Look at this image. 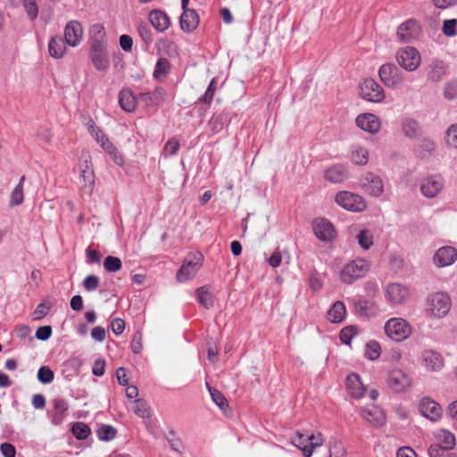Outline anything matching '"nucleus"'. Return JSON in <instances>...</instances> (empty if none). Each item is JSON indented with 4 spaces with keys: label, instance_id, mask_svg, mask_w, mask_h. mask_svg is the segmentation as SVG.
Wrapping results in <instances>:
<instances>
[{
    "label": "nucleus",
    "instance_id": "1",
    "mask_svg": "<svg viewBox=\"0 0 457 457\" xmlns=\"http://www.w3.org/2000/svg\"><path fill=\"white\" fill-rule=\"evenodd\" d=\"M451 299L448 295L437 292L428 297L426 304V315L431 319H441L450 311Z\"/></svg>",
    "mask_w": 457,
    "mask_h": 457
},
{
    "label": "nucleus",
    "instance_id": "2",
    "mask_svg": "<svg viewBox=\"0 0 457 457\" xmlns=\"http://www.w3.org/2000/svg\"><path fill=\"white\" fill-rule=\"evenodd\" d=\"M386 335L395 342H403L412 333L411 325L402 318H391L384 326Z\"/></svg>",
    "mask_w": 457,
    "mask_h": 457
},
{
    "label": "nucleus",
    "instance_id": "3",
    "mask_svg": "<svg viewBox=\"0 0 457 457\" xmlns=\"http://www.w3.org/2000/svg\"><path fill=\"white\" fill-rule=\"evenodd\" d=\"M386 384L395 393H405L412 386V377L402 369H392L386 375Z\"/></svg>",
    "mask_w": 457,
    "mask_h": 457
},
{
    "label": "nucleus",
    "instance_id": "4",
    "mask_svg": "<svg viewBox=\"0 0 457 457\" xmlns=\"http://www.w3.org/2000/svg\"><path fill=\"white\" fill-rule=\"evenodd\" d=\"M434 436L436 443L432 444L428 450L429 457H434L432 451L436 452V448L443 452L442 457L451 454L449 451L456 445L454 434L447 429H438L434 433Z\"/></svg>",
    "mask_w": 457,
    "mask_h": 457
},
{
    "label": "nucleus",
    "instance_id": "5",
    "mask_svg": "<svg viewBox=\"0 0 457 457\" xmlns=\"http://www.w3.org/2000/svg\"><path fill=\"white\" fill-rule=\"evenodd\" d=\"M396 62L405 71H416L421 62L420 52L412 46H404L397 50Z\"/></svg>",
    "mask_w": 457,
    "mask_h": 457
},
{
    "label": "nucleus",
    "instance_id": "6",
    "mask_svg": "<svg viewBox=\"0 0 457 457\" xmlns=\"http://www.w3.org/2000/svg\"><path fill=\"white\" fill-rule=\"evenodd\" d=\"M90 44V59L94 67L97 71H105L110 66L109 54L107 51V43H101L95 40Z\"/></svg>",
    "mask_w": 457,
    "mask_h": 457
},
{
    "label": "nucleus",
    "instance_id": "7",
    "mask_svg": "<svg viewBox=\"0 0 457 457\" xmlns=\"http://www.w3.org/2000/svg\"><path fill=\"white\" fill-rule=\"evenodd\" d=\"M293 444L303 452L304 457H311L314 448L322 445V438L320 434L315 436L297 432L293 438Z\"/></svg>",
    "mask_w": 457,
    "mask_h": 457
},
{
    "label": "nucleus",
    "instance_id": "8",
    "mask_svg": "<svg viewBox=\"0 0 457 457\" xmlns=\"http://www.w3.org/2000/svg\"><path fill=\"white\" fill-rule=\"evenodd\" d=\"M203 255L200 253L187 257L177 272V278L179 282H186L194 278L202 267Z\"/></svg>",
    "mask_w": 457,
    "mask_h": 457
},
{
    "label": "nucleus",
    "instance_id": "9",
    "mask_svg": "<svg viewBox=\"0 0 457 457\" xmlns=\"http://www.w3.org/2000/svg\"><path fill=\"white\" fill-rule=\"evenodd\" d=\"M378 75L384 85L389 88H398L403 85L402 73L393 63L383 64L379 68Z\"/></svg>",
    "mask_w": 457,
    "mask_h": 457
},
{
    "label": "nucleus",
    "instance_id": "10",
    "mask_svg": "<svg viewBox=\"0 0 457 457\" xmlns=\"http://www.w3.org/2000/svg\"><path fill=\"white\" fill-rule=\"evenodd\" d=\"M360 89L361 97L367 101L381 103L385 99L383 87L371 78L365 79L361 84Z\"/></svg>",
    "mask_w": 457,
    "mask_h": 457
},
{
    "label": "nucleus",
    "instance_id": "11",
    "mask_svg": "<svg viewBox=\"0 0 457 457\" xmlns=\"http://www.w3.org/2000/svg\"><path fill=\"white\" fill-rule=\"evenodd\" d=\"M312 226L315 236L322 242H332L337 236L334 225L325 218L315 219Z\"/></svg>",
    "mask_w": 457,
    "mask_h": 457
},
{
    "label": "nucleus",
    "instance_id": "12",
    "mask_svg": "<svg viewBox=\"0 0 457 457\" xmlns=\"http://www.w3.org/2000/svg\"><path fill=\"white\" fill-rule=\"evenodd\" d=\"M421 34V29L419 23L413 20L410 19L403 23H402L396 31V37L398 40L402 43H410L420 37Z\"/></svg>",
    "mask_w": 457,
    "mask_h": 457
},
{
    "label": "nucleus",
    "instance_id": "13",
    "mask_svg": "<svg viewBox=\"0 0 457 457\" xmlns=\"http://www.w3.org/2000/svg\"><path fill=\"white\" fill-rule=\"evenodd\" d=\"M189 0H181V8L183 10L179 24L180 28L185 32L194 31L199 24V16L194 9L187 7Z\"/></svg>",
    "mask_w": 457,
    "mask_h": 457
},
{
    "label": "nucleus",
    "instance_id": "14",
    "mask_svg": "<svg viewBox=\"0 0 457 457\" xmlns=\"http://www.w3.org/2000/svg\"><path fill=\"white\" fill-rule=\"evenodd\" d=\"M370 270V263L364 259H356L345 266V283H352L362 278Z\"/></svg>",
    "mask_w": 457,
    "mask_h": 457
},
{
    "label": "nucleus",
    "instance_id": "15",
    "mask_svg": "<svg viewBox=\"0 0 457 457\" xmlns=\"http://www.w3.org/2000/svg\"><path fill=\"white\" fill-rule=\"evenodd\" d=\"M420 361L428 371H439L444 367V358L436 351L428 349L420 353Z\"/></svg>",
    "mask_w": 457,
    "mask_h": 457
},
{
    "label": "nucleus",
    "instance_id": "16",
    "mask_svg": "<svg viewBox=\"0 0 457 457\" xmlns=\"http://www.w3.org/2000/svg\"><path fill=\"white\" fill-rule=\"evenodd\" d=\"M420 412L430 420H437L443 413L439 403L429 397H423L419 404Z\"/></svg>",
    "mask_w": 457,
    "mask_h": 457
},
{
    "label": "nucleus",
    "instance_id": "17",
    "mask_svg": "<svg viewBox=\"0 0 457 457\" xmlns=\"http://www.w3.org/2000/svg\"><path fill=\"white\" fill-rule=\"evenodd\" d=\"M83 37V29L79 22L76 21H70L64 29V40L70 46L79 45Z\"/></svg>",
    "mask_w": 457,
    "mask_h": 457
},
{
    "label": "nucleus",
    "instance_id": "18",
    "mask_svg": "<svg viewBox=\"0 0 457 457\" xmlns=\"http://www.w3.org/2000/svg\"><path fill=\"white\" fill-rule=\"evenodd\" d=\"M353 310L354 312L364 318H372L378 314V305L371 300H353Z\"/></svg>",
    "mask_w": 457,
    "mask_h": 457
},
{
    "label": "nucleus",
    "instance_id": "19",
    "mask_svg": "<svg viewBox=\"0 0 457 457\" xmlns=\"http://www.w3.org/2000/svg\"><path fill=\"white\" fill-rule=\"evenodd\" d=\"M457 259V250L453 246L440 247L434 255V262L437 267H446Z\"/></svg>",
    "mask_w": 457,
    "mask_h": 457
},
{
    "label": "nucleus",
    "instance_id": "20",
    "mask_svg": "<svg viewBox=\"0 0 457 457\" xmlns=\"http://www.w3.org/2000/svg\"><path fill=\"white\" fill-rule=\"evenodd\" d=\"M443 188V181L439 177H427L420 185L422 195L428 198L436 196Z\"/></svg>",
    "mask_w": 457,
    "mask_h": 457
},
{
    "label": "nucleus",
    "instance_id": "21",
    "mask_svg": "<svg viewBox=\"0 0 457 457\" xmlns=\"http://www.w3.org/2000/svg\"><path fill=\"white\" fill-rule=\"evenodd\" d=\"M356 125L364 131L376 133L380 129L379 119L372 113H362L357 116Z\"/></svg>",
    "mask_w": 457,
    "mask_h": 457
},
{
    "label": "nucleus",
    "instance_id": "22",
    "mask_svg": "<svg viewBox=\"0 0 457 457\" xmlns=\"http://www.w3.org/2000/svg\"><path fill=\"white\" fill-rule=\"evenodd\" d=\"M409 295L406 287L399 283L389 284L386 287V297L394 304L403 303Z\"/></svg>",
    "mask_w": 457,
    "mask_h": 457
},
{
    "label": "nucleus",
    "instance_id": "23",
    "mask_svg": "<svg viewBox=\"0 0 457 457\" xmlns=\"http://www.w3.org/2000/svg\"><path fill=\"white\" fill-rule=\"evenodd\" d=\"M345 386L349 395L359 399L364 395L366 387L361 381L360 376L355 373L349 374L346 378Z\"/></svg>",
    "mask_w": 457,
    "mask_h": 457
},
{
    "label": "nucleus",
    "instance_id": "24",
    "mask_svg": "<svg viewBox=\"0 0 457 457\" xmlns=\"http://www.w3.org/2000/svg\"><path fill=\"white\" fill-rule=\"evenodd\" d=\"M52 404L54 406V412L51 417L52 423L55 426L60 425L64 418L66 417V413L69 409V404L67 401L61 397H56L52 400Z\"/></svg>",
    "mask_w": 457,
    "mask_h": 457
},
{
    "label": "nucleus",
    "instance_id": "25",
    "mask_svg": "<svg viewBox=\"0 0 457 457\" xmlns=\"http://www.w3.org/2000/svg\"><path fill=\"white\" fill-rule=\"evenodd\" d=\"M149 21L152 26L159 32H163L170 25L169 16L162 11L153 10L149 13Z\"/></svg>",
    "mask_w": 457,
    "mask_h": 457
},
{
    "label": "nucleus",
    "instance_id": "26",
    "mask_svg": "<svg viewBox=\"0 0 457 457\" xmlns=\"http://www.w3.org/2000/svg\"><path fill=\"white\" fill-rule=\"evenodd\" d=\"M366 206V203L361 195L345 191V210L359 212L364 211Z\"/></svg>",
    "mask_w": 457,
    "mask_h": 457
},
{
    "label": "nucleus",
    "instance_id": "27",
    "mask_svg": "<svg viewBox=\"0 0 457 457\" xmlns=\"http://www.w3.org/2000/svg\"><path fill=\"white\" fill-rule=\"evenodd\" d=\"M164 94L165 92L162 87H157L154 92L138 94L137 101L146 106L158 105L163 100Z\"/></svg>",
    "mask_w": 457,
    "mask_h": 457
},
{
    "label": "nucleus",
    "instance_id": "28",
    "mask_svg": "<svg viewBox=\"0 0 457 457\" xmlns=\"http://www.w3.org/2000/svg\"><path fill=\"white\" fill-rule=\"evenodd\" d=\"M137 96H135L131 90L122 89L119 93V104L122 110L127 112H132L136 110Z\"/></svg>",
    "mask_w": 457,
    "mask_h": 457
},
{
    "label": "nucleus",
    "instance_id": "29",
    "mask_svg": "<svg viewBox=\"0 0 457 457\" xmlns=\"http://www.w3.org/2000/svg\"><path fill=\"white\" fill-rule=\"evenodd\" d=\"M361 415L366 421L373 426L382 425L385 420L382 410L375 405L362 410Z\"/></svg>",
    "mask_w": 457,
    "mask_h": 457
},
{
    "label": "nucleus",
    "instance_id": "30",
    "mask_svg": "<svg viewBox=\"0 0 457 457\" xmlns=\"http://www.w3.org/2000/svg\"><path fill=\"white\" fill-rule=\"evenodd\" d=\"M364 186L368 187L370 194L374 196H379L383 191V182L381 179L373 173H367L363 179Z\"/></svg>",
    "mask_w": 457,
    "mask_h": 457
},
{
    "label": "nucleus",
    "instance_id": "31",
    "mask_svg": "<svg viewBox=\"0 0 457 457\" xmlns=\"http://www.w3.org/2000/svg\"><path fill=\"white\" fill-rule=\"evenodd\" d=\"M349 159L353 163L363 166L369 162V151L362 145H354L350 148Z\"/></svg>",
    "mask_w": 457,
    "mask_h": 457
},
{
    "label": "nucleus",
    "instance_id": "32",
    "mask_svg": "<svg viewBox=\"0 0 457 457\" xmlns=\"http://www.w3.org/2000/svg\"><path fill=\"white\" fill-rule=\"evenodd\" d=\"M65 40L61 37H54L48 44V51L52 57L62 58L65 53Z\"/></svg>",
    "mask_w": 457,
    "mask_h": 457
},
{
    "label": "nucleus",
    "instance_id": "33",
    "mask_svg": "<svg viewBox=\"0 0 457 457\" xmlns=\"http://www.w3.org/2000/svg\"><path fill=\"white\" fill-rule=\"evenodd\" d=\"M79 179L83 183L82 187L85 192L91 194L95 184V174L87 163L85 169L81 170Z\"/></svg>",
    "mask_w": 457,
    "mask_h": 457
},
{
    "label": "nucleus",
    "instance_id": "34",
    "mask_svg": "<svg viewBox=\"0 0 457 457\" xmlns=\"http://www.w3.org/2000/svg\"><path fill=\"white\" fill-rule=\"evenodd\" d=\"M402 129L404 135L410 138L416 137L421 133L420 126L412 119L404 120L402 125Z\"/></svg>",
    "mask_w": 457,
    "mask_h": 457
},
{
    "label": "nucleus",
    "instance_id": "35",
    "mask_svg": "<svg viewBox=\"0 0 457 457\" xmlns=\"http://www.w3.org/2000/svg\"><path fill=\"white\" fill-rule=\"evenodd\" d=\"M199 303L206 309H210L213 305V294L207 287H199L196 290Z\"/></svg>",
    "mask_w": 457,
    "mask_h": 457
},
{
    "label": "nucleus",
    "instance_id": "36",
    "mask_svg": "<svg viewBox=\"0 0 457 457\" xmlns=\"http://www.w3.org/2000/svg\"><path fill=\"white\" fill-rule=\"evenodd\" d=\"M325 179L332 184L343 181V166L334 165L325 171Z\"/></svg>",
    "mask_w": 457,
    "mask_h": 457
},
{
    "label": "nucleus",
    "instance_id": "37",
    "mask_svg": "<svg viewBox=\"0 0 457 457\" xmlns=\"http://www.w3.org/2000/svg\"><path fill=\"white\" fill-rule=\"evenodd\" d=\"M25 177L21 176L18 185L13 188L11 194L10 204L12 206L19 205L23 202V184Z\"/></svg>",
    "mask_w": 457,
    "mask_h": 457
},
{
    "label": "nucleus",
    "instance_id": "38",
    "mask_svg": "<svg viewBox=\"0 0 457 457\" xmlns=\"http://www.w3.org/2000/svg\"><path fill=\"white\" fill-rule=\"evenodd\" d=\"M328 320L331 323H340L343 321V302L337 301L332 308L328 312Z\"/></svg>",
    "mask_w": 457,
    "mask_h": 457
},
{
    "label": "nucleus",
    "instance_id": "39",
    "mask_svg": "<svg viewBox=\"0 0 457 457\" xmlns=\"http://www.w3.org/2000/svg\"><path fill=\"white\" fill-rule=\"evenodd\" d=\"M356 239L361 247L368 250L373 245V234L369 229H361L356 235Z\"/></svg>",
    "mask_w": 457,
    "mask_h": 457
},
{
    "label": "nucleus",
    "instance_id": "40",
    "mask_svg": "<svg viewBox=\"0 0 457 457\" xmlns=\"http://www.w3.org/2000/svg\"><path fill=\"white\" fill-rule=\"evenodd\" d=\"M89 43L97 40L101 43H107L104 28L101 24H94L89 31Z\"/></svg>",
    "mask_w": 457,
    "mask_h": 457
},
{
    "label": "nucleus",
    "instance_id": "41",
    "mask_svg": "<svg viewBox=\"0 0 457 457\" xmlns=\"http://www.w3.org/2000/svg\"><path fill=\"white\" fill-rule=\"evenodd\" d=\"M170 69V62L166 58H161L157 61L154 71V77L155 79H162L165 77Z\"/></svg>",
    "mask_w": 457,
    "mask_h": 457
},
{
    "label": "nucleus",
    "instance_id": "42",
    "mask_svg": "<svg viewBox=\"0 0 457 457\" xmlns=\"http://www.w3.org/2000/svg\"><path fill=\"white\" fill-rule=\"evenodd\" d=\"M71 432L79 440H84L88 437L91 433L89 427L83 422H77L72 426Z\"/></svg>",
    "mask_w": 457,
    "mask_h": 457
},
{
    "label": "nucleus",
    "instance_id": "43",
    "mask_svg": "<svg viewBox=\"0 0 457 457\" xmlns=\"http://www.w3.org/2000/svg\"><path fill=\"white\" fill-rule=\"evenodd\" d=\"M133 411L136 415L142 419H148L151 416L150 408L148 404L142 399H136L134 401Z\"/></svg>",
    "mask_w": 457,
    "mask_h": 457
},
{
    "label": "nucleus",
    "instance_id": "44",
    "mask_svg": "<svg viewBox=\"0 0 457 457\" xmlns=\"http://www.w3.org/2000/svg\"><path fill=\"white\" fill-rule=\"evenodd\" d=\"M179 148V142L175 138H171L165 143L162 154L164 158L174 156L178 154Z\"/></svg>",
    "mask_w": 457,
    "mask_h": 457
},
{
    "label": "nucleus",
    "instance_id": "45",
    "mask_svg": "<svg viewBox=\"0 0 457 457\" xmlns=\"http://www.w3.org/2000/svg\"><path fill=\"white\" fill-rule=\"evenodd\" d=\"M117 430L111 425H102L97 430V436L102 441H111L115 438Z\"/></svg>",
    "mask_w": 457,
    "mask_h": 457
},
{
    "label": "nucleus",
    "instance_id": "46",
    "mask_svg": "<svg viewBox=\"0 0 457 457\" xmlns=\"http://www.w3.org/2000/svg\"><path fill=\"white\" fill-rule=\"evenodd\" d=\"M122 267L120 258L109 255L104 261V268L108 272H116Z\"/></svg>",
    "mask_w": 457,
    "mask_h": 457
},
{
    "label": "nucleus",
    "instance_id": "47",
    "mask_svg": "<svg viewBox=\"0 0 457 457\" xmlns=\"http://www.w3.org/2000/svg\"><path fill=\"white\" fill-rule=\"evenodd\" d=\"M381 353L380 345L376 341H370L366 344L365 356L370 360H377Z\"/></svg>",
    "mask_w": 457,
    "mask_h": 457
},
{
    "label": "nucleus",
    "instance_id": "48",
    "mask_svg": "<svg viewBox=\"0 0 457 457\" xmlns=\"http://www.w3.org/2000/svg\"><path fill=\"white\" fill-rule=\"evenodd\" d=\"M22 5L28 17L34 21L38 14L37 0H22Z\"/></svg>",
    "mask_w": 457,
    "mask_h": 457
},
{
    "label": "nucleus",
    "instance_id": "49",
    "mask_svg": "<svg viewBox=\"0 0 457 457\" xmlns=\"http://www.w3.org/2000/svg\"><path fill=\"white\" fill-rule=\"evenodd\" d=\"M206 387L211 395L212 400L220 408L223 409L227 405V399L224 395L217 389L209 386L206 383Z\"/></svg>",
    "mask_w": 457,
    "mask_h": 457
},
{
    "label": "nucleus",
    "instance_id": "50",
    "mask_svg": "<svg viewBox=\"0 0 457 457\" xmlns=\"http://www.w3.org/2000/svg\"><path fill=\"white\" fill-rule=\"evenodd\" d=\"M54 378L53 370L46 367L42 366L37 371V379L43 384H50Z\"/></svg>",
    "mask_w": 457,
    "mask_h": 457
},
{
    "label": "nucleus",
    "instance_id": "51",
    "mask_svg": "<svg viewBox=\"0 0 457 457\" xmlns=\"http://www.w3.org/2000/svg\"><path fill=\"white\" fill-rule=\"evenodd\" d=\"M137 32H138L141 39L145 44L148 45L152 42V40H153L152 30L147 23H145V22L139 23V25L137 27Z\"/></svg>",
    "mask_w": 457,
    "mask_h": 457
},
{
    "label": "nucleus",
    "instance_id": "52",
    "mask_svg": "<svg viewBox=\"0 0 457 457\" xmlns=\"http://www.w3.org/2000/svg\"><path fill=\"white\" fill-rule=\"evenodd\" d=\"M456 28H457V20H455V19L446 20L444 21L442 30H443V33L446 37H453L457 33Z\"/></svg>",
    "mask_w": 457,
    "mask_h": 457
},
{
    "label": "nucleus",
    "instance_id": "53",
    "mask_svg": "<svg viewBox=\"0 0 457 457\" xmlns=\"http://www.w3.org/2000/svg\"><path fill=\"white\" fill-rule=\"evenodd\" d=\"M446 143L449 146L457 148V124L452 125L446 132Z\"/></svg>",
    "mask_w": 457,
    "mask_h": 457
},
{
    "label": "nucleus",
    "instance_id": "54",
    "mask_svg": "<svg viewBox=\"0 0 457 457\" xmlns=\"http://www.w3.org/2000/svg\"><path fill=\"white\" fill-rule=\"evenodd\" d=\"M99 286V278L96 275H89L83 280V287L87 291H94Z\"/></svg>",
    "mask_w": 457,
    "mask_h": 457
},
{
    "label": "nucleus",
    "instance_id": "55",
    "mask_svg": "<svg viewBox=\"0 0 457 457\" xmlns=\"http://www.w3.org/2000/svg\"><path fill=\"white\" fill-rule=\"evenodd\" d=\"M445 75V66L442 62H436L432 65V70L430 72L431 79L436 81L443 78Z\"/></svg>",
    "mask_w": 457,
    "mask_h": 457
},
{
    "label": "nucleus",
    "instance_id": "56",
    "mask_svg": "<svg viewBox=\"0 0 457 457\" xmlns=\"http://www.w3.org/2000/svg\"><path fill=\"white\" fill-rule=\"evenodd\" d=\"M105 370V361L102 358H99L95 361L92 367V373L96 377H102L104 374Z\"/></svg>",
    "mask_w": 457,
    "mask_h": 457
},
{
    "label": "nucleus",
    "instance_id": "57",
    "mask_svg": "<svg viewBox=\"0 0 457 457\" xmlns=\"http://www.w3.org/2000/svg\"><path fill=\"white\" fill-rule=\"evenodd\" d=\"M457 96V81H451L445 87V97L452 100Z\"/></svg>",
    "mask_w": 457,
    "mask_h": 457
},
{
    "label": "nucleus",
    "instance_id": "58",
    "mask_svg": "<svg viewBox=\"0 0 457 457\" xmlns=\"http://www.w3.org/2000/svg\"><path fill=\"white\" fill-rule=\"evenodd\" d=\"M52 335V328L50 326L39 327L36 331V337L39 340L46 341Z\"/></svg>",
    "mask_w": 457,
    "mask_h": 457
},
{
    "label": "nucleus",
    "instance_id": "59",
    "mask_svg": "<svg viewBox=\"0 0 457 457\" xmlns=\"http://www.w3.org/2000/svg\"><path fill=\"white\" fill-rule=\"evenodd\" d=\"M50 306L44 303H39L34 311V320H40L47 315Z\"/></svg>",
    "mask_w": 457,
    "mask_h": 457
},
{
    "label": "nucleus",
    "instance_id": "60",
    "mask_svg": "<svg viewBox=\"0 0 457 457\" xmlns=\"http://www.w3.org/2000/svg\"><path fill=\"white\" fill-rule=\"evenodd\" d=\"M0 452L4 457H15V455H16V449L10 443L1 444Z\"/></svg>",
    "mask_w": 457,
    "mask_h": 457
},
{
    "label": "nucleus",
    "instance_id": "61",
    "mask_svg": "<svg viewBox=\"0 0 457 457\" xmlns=\"http://www.w3.org/2000/svg\"><path fill=\"white\" fill-rule=\"evenodd\" d=\"M141 341H142L141 333H139V332L135 333V335L132 338V341H131V345H130L131 350L134 353H140V351L142 349Z\"/></svg>",
    "mask_w": 457,
    "mask_h": 457
},
{
    "label": "nucleus",
    "instance_id": "62",
    "mask_svg": "<svg viewBox=\"0 0 457 457\" xmlns=\"http://www.w3.org/2000/svg\"><path fill=\"white\" fill-rule=\"evenodd\" d=\"M119 41H120V46L123 51L130 52L132 50L133 40H132L131 37H129L128 35H121L120 37Z\"/></svg>",
    "mask_w": 457,
    "mask_h": 457
},
{
    "label": "nucleus",
    "instance_id": "63",
    "mask_svg": "<svg viewBox=\"0 0 457 457\" xmlns=\"http://www.w3.org/2000/svg\"><path fill=\"white\" fill-rule=\"evenodd\" d=\"M111 328L115 335H120L125 329V321L121 319H114L111 322Z\"/></svg>",
    "mask_w": 457,
    "mask_h": 457
},
{
    "label": "nucleus",
    "instance_id": "64",
    "mask_svg": "<svg viewBox=\"0 0 457 457\" xmlns=\"http://www.w3.org/2000/svg\"><path fill=\"white\" fill-rule=\"evenodd\" d=\"M105 329L102 327H96L92 329L91 337L96 342H103L105 339Z\"/></svg>",
    "mask_w": 457,
    "mask_h": 457
}]
</instances>
